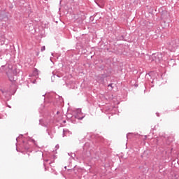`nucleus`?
<instances>
[{
    "label": "nucleus",
    "mask_w": 179,
    "mask_h": 179,
    "mask_svg": "<svg viewBox=\"0 0 179 179\" xmlns=\"http://www.w3.org/2000/svg\"><path fill=\"white\" fill-rule=\"evenodd\" d=\"M179 47V39H172L169 45V50L174 52Z\"/></svg>",
    "instance_id": "1"
},
{
    "label": "nucleus",
    "mask_w": 179,
    "mask_h": 179,
    "mask_svg": "<svg viewBox=\"0 0 179 179\" xmlns=\"http://www.w3.org/2000/svg\"><path fill=\"white\" fill-rule=\"evenodd\" d=\"M150 61L162 62V61H163V55L162 53L152 54V55L150 57Z\"/></svg>",
    "instance_id": "2"
},
{
    "label": "nucleus",
    "mask_w": 179,
    "mask_h": 179,
    "mask_svg": "<svg viewBox=\"0 0 179 179\" xmlns=\"http://www.w3.org/2000/svg\"><path fill=\"white\" fill-rule=\"evenodd\" d=\"M22 150H25V152H31V145L29 141H23Z\"/></svg>",
    "instance_id": "3"
},
{
    "label": "nucleus",
    "mask_w": 179,
    "mask_h": 179,
    "mask_svg": "<svg viewBox=\"0 0 179 179\" xmlns=\"http://www.w3.org/2000/svg\"><path fill=\"white\" fill-rule=\"evenodd\" d=\"M107 78H108V74L107 73L99 74L96 76L97 80H99V82H100L101 83H104Z\"/></svg>",
    "instance_id": "4"
},
{
    "label": "nucleus",
    "mask_w": 179,
    "mask_h": 179,
    "mask_svg": "<svg viewBox=\"0 0 179 179\" xmlns=\"http://www.w3.org/2000/svg\"><path fill=\"white\" fill-rule=\"evenodd\" d=\"M85 115H83V113H82V110L78 109L76 110V115H74V118L76 120H82Z\"/></svg>",
    "instance_id": "5"
},
{
    "label": "nucleus",
    "mask_w": 179,
    "mask_h": 179,
    "mask_svg": "<svg viewBox=\"0 0 179 179\" xmlns=\"http://www.w3.org/2000/svg\"><path fill=\"white\" fill-rule=\"evenodd\" d=\"M7 76L10 80V82H16V78L13 77L11 74H7Z\"/></svg>",
    "instance_id": "6"
},
{
    "label": "nucleus",
    "mask_w": 179,
    "mask_h": 179,
    "mask_svg": "<svg viewBox=\"0 0 179 179\" xmlns=\"http://www.w3.org/2000/svg\"><path fill=\"white\" fill-rule=\"evenodd\" d=\"M19 72H20V69H15L13 71V74L14 75V76H17Z\"/></svg>",
    "instance_id": "7"
},
{
    "label": "nucleus",
    "mask_w": 179,
    "mask_h": 179,
    "mask_svg": "<svg viewBox=\"0 0 179 179\" xmlns=\"http://www.w3.org/2000/svg\"><path fill=\"white\" fill-rule=\"evenodd\" d=\"M1 92H2L3 94H5V93H7V94L10 95V90H1Z\"/></svg>",
    "instance_id": "8"
},
{
    "label": "nucleus",
    "mask_w": 179,
    "mask_h": 179,
    "mask_svg": "<svg viewBox=\"0 0 179 179\" xmlns=\"http://www.w3.org/2000/svg\"><path fill=\"white\" fill-rule=\"evenodd\" d=\"M45 163H48V159L44 160V162H43V166L45 167V171H47V170H48V169H47V166H46Z\"/></svg>",
    "instance_id": "9"
},
{
    "label": "nucleus",
    "mask_w": 179,
    "mask_h": 179,
    "mask_svg": "<svg viewBox=\"0 0 179 179\" xmlns=\"http://www.w3.org/2000/svg\"><path fill=\"white\" fill-rule=\"evenodd\" d=\"M33 75H34V76L38 75V70L37 69H34L33 71Z\"/></svg>",
    "instance_id": "10"
},
{
    "label": "nucleus",
    "mask_w": 179,
    "mask_h": 179,
    "mask_svg": "<svg viewBox=\"0 0 179 179\" xmlns=\"http://www.w3.org/2000/svg\"><path fill=\"white\" fill-rule=\"evenodd\" d=\"M39 125H42V127L45 126V125H44V122H43V119L39 120Z\"/></svg>",
    "instance_id": "11"
},
{
    "label": "nucleus",
    "mask_w": 179,
    "mask_h": 179,
    "mask_svg": "<svg viewBox=\"0 0 179 179\" xmlns=\"http://www.w3.org/2000/svg\"><path fill=\"white\" fill-rule=\"evenodd\" d=\"M108 87H111L110 90H113V89H114V87H113V83H110L108 85Z\"/></svg>",
    "instance_id": "12"
},
{
    "label": "nucleus",
    "mask_w": 179,
    "mask_h": 179,
    "mask_svg": "<svg viewBox=\"0 0 179 179\" xmlns=\"http://www.w3.org/2000/svg\"><path fill=\"white\" fill-rule=\"evenodd\" d=\"M76 156V155L75 153H71V157H72V159H75V157Z\"/></svg>",
    "instance_id": "13"
},
{
    "label": "nucleus",
    "mask_w": 179,
    "mask_h": 179,
    "mask_svg": "<svg viewBox=\"0 0 179 179\" xmlns=\"http://www.w3.org/2000/svg\"><path fill=\"white\" fill-rule=\"evenodd\" d=\"M87 153V156H83V159H86V157H89V156H90V152H88Z\"/></svg>",
    "instance_id": "14"
},
{
    "label": "nucleus",
    "mask_w": 179,
    "mask_h": 179,
    "mask_svg": "<svg viewBox=\"0 0 179 179\" xmlns=\"http://www.w3.org/2000/svg\"><path fill=\"white\" fill-rule=\"evenodd\" d=\"M41 51L43 52V51H45V46H42L41 48Z\"/></svg>",
    "instance_id": "15"
},
{
    "label": "nucleus",
    "mask_w": 179,
    "mask_h": 179,
    "mask_svg": "<svg viewBox=\"0 0 179 179\" xmlns=\"http://www.w3.org/2000/svg\"><path fill=\"white\" fill-rule=\"evenodd\" d=\"M52 79L53 78H55V76H57V78H59V76H58V75H55V73H54V72H52Z\"/></svg>",
    "instance_id": "16"
},
{
    "label": "nucleus",
    "mask_w": 179,
    "mask_h": 179,
    "mask_svg": "<svg viewBox=\"0 0 179 179\" xmlns=\"http://www.w3.org/2000/svg\"><path fill=\"white\" fill-rule=\"evenodd\" d=\"M119 40H124V35H122L120 38Z\"/></svg>",
    "instance_id": "17"
},
{
    "label": "nucleus",
    "mask_w": 179,
    "mask_h": 179,
    "mask_svg": "<svg viewBox=\"0 0 179 179\" xmlns=\"http://www.w3.org/2000/svg\"><path fill=\"white\" fill-rule=\"evenodd\" d=\"M130 135H134V134H132V133H129V134H127V138H128V136H129Z\"/></svg>",
    "instance_id": "18"
},
{
    "label": "nucleus",
    "mask_w": 179,
    "mask_h": 179,
    "mask_svg": "<svg viewBox=\"0 0 179 179\" xmlns=\"http://www.w3.org/2000/svg\"><path fill=\"white\" fill-rule=\"evenodd\" d=\"M46 132L48 134V135H51V133L50 132V131L48 129L46 130Z\"/></svg>",
    "instance_id": "19"
},
{
    "label": "nucleus",
    "mask_w": 179,
    "mask_h": 179,
    "mask_svg": "<svg viewBox=\"0 0 179 179\" xmlns=\"http://www.w3.org/2000/svg\"><path fill=\"white\" fill-rule=\"evenodd\" d=\"M55 148H56V149H59V145H56V146H55Z\"/></svg>",
    "instance_id": "20"
},
{
    "label": "nucleus",
    "mask_w": 179,
    "mask_h": 179,
    "mask_svg": "<svg viewBox=\"0 0 179 179\" xmlns=\"http://www.w3.org/2000/svg\"><path fill=\"white\" fill-rule=\"evenodd\" d=\"M170 62H175L173 59H171L170 62H169V64H170Z\"/></svg>",
    "instance_id": "21"
},
{
    "label": "nucleus",
    "mask_w": 179,
    "mask_h": 179,
    "mask_svg": "<svg viewBox=\"0 0 179 179\" xmlns=\"http://www.w3.org/2000/svg\"><path fill=\"white\" fill-rule=\"evenodd\" d=\"M96 3L98 5V6H99V8H101V6H100V4H99L97 2H96Z\"/></svg>",
    "instance_id": "22"
},
{
    "label": "nucleus",
    "mask_w": 179,
    "mask_h": 179,
    "mask_svg": "<svg viewBox=\"0 0 179 179\" xmlns=\"http://www.w3.org/2000/svg\"><path fill=\"white\" fill-rule=\"evenodd\" d=\"M63 124H66V120H64Z\"/></svg>",
    "instance_id": "23"
},
{
    "label": "nucleus",
    "mask_w": 179,
    "mask_h": 179,
    "mask_svg": "<svg viewBox=\"0 0 179 179\" xmlns=\"http://www.w3.org/2000/svg\"><path fill=\"white\" fill-rule=\"evenodd\" d=\"M71 122H73V124H75V122H73V118L71 119Z\"/></svg>",
    "instance_id": "24"
},
{
    "label": "nucleus",
    "mask_w": 179,
    "mask_h": 179,
    "mask_svg": "<svg viewBox=\"0 0 179 179\" xmlns=\"http://www.w3.org/2000/svg\"><path fill=\"white\" fill-rule=\"evenodd\" d=\"M56 158H57V156L53 155V159H56Z\"/></svg>",
    "instance_id": "25"
},
{
    "label": "nucleus",
    "mask_w": 179,
    "mask_h": 179,
    "mask_svg": "<svg viewBox=\"0 0 179 179\" xmlns=\"http://www.w3.org/2000/svg\"><path fill=\"white\" fill-rule=\"evenodd\" d=\"M134 86H135L136 87H138V84H135Z\"/></svg>",
    "instance_id": "26"
},
{
    "label": "nucleus",
    "mask_w": 179,
    "mask_h": 179,
    "mask_svg": "<svg viewBox=\"0 0 179 179\" xmlns=\"http://www.w3.org/2000/svg\"><path fill=\"white\" fill-rule=\"evenodd\" d=\"M157 117H160V115L159 113H157Z\"/></svg>",
    "instance_id": "27"
},
{
    "label": "nucleus",
    "mask_w": 179,
    "mask_h": 179,
    "mask_svg": "<svg viewBox=\"0 0 179 179\" xmlns=\"http://www.w3.org/2000/svg\"><path fill=\"white\" fill-rule=\"evenodd\" d=\"M20 136L21 138H23V134H20Z\"/></svg>",
    "instance_id": "28"
},
{
    "label": "nucleus",
    "mask_w": 179,
    "mask_h": 179,
    "mask_svg": "<svg viewBox=\"0 0 179 179\" xmlns=\"http://www.w3.org/2000/svg\"><path fill=\"white\" fill-rule=\"evenodd\" d=\"M38 54H39V52H38L36 55L38 56Z\"/></svg>",
    "instance_id": "29"
},
{
    "label": "nucleus",
    "mask_w": 179,
    "mask_h": 179,
    "mask_svg": "<svg viewBox=\"0 0 179 179\" xmlns=\"http://www.w3.org/2000/svg\"><path fill=\"white\" fill-rule=\"evenodd\" d=\"M3 66H1V68H3Z\"/></svg>",
    "instance_id": "30"
},
{
    "label": "nucleus",
    "mask_w": 179,
    "mask_h": 179,
    "mask_svg": "<svg viewBox=\"0 0 179 179\" xmlns=\"http://www.w3.org/2000/svg\"><path fill=\"white\" fill-rule=\"evenodd\" d=\"M51 163H52V162H49V164H51Z\"/></svg>",
    "instance_id": "31"
},
{
    "label": "nucleus",
    "mask_w": 179,
    "mask_h": 179,
    "mask_svg": "<svg viewBox=\"0 0 179 179\" xmlns=\"http://www.w3.org/2000/svg\"><path fill=\"white\" fill-rule=\"evenodd\" d=\"M23 152H24V151H22V153H23Z\"/></svg>",
    "instance_id": "32"
},
{
    "label": "nucleus",
    "mask_w": 179,
    "mask_h": 179,
    "mask_svg": "<svg viewBox=\"0 0 179 179\" xmlns=\"http://www.w3.org/2000/svg\"><path fill=\"white\" fill-rule=\"evenodd\" d=\"M64 169H66V166H65Z\"/></svg>",
    "instance_id": "33"
},
{
    "label": "nucleus",
    "mask_w": 179,
    "mask_h": 179,
    "mask_svg": "<svg viewBox=\"0 0 179 179\" xmlns=\"http://www.w3.org/2000/svg\"><path fill=\"white\" fill-rule=\"evenodd\" d=\"M152 129H155L154 128H152Z\"/></svg>",
    "instance_id": "34"
}]
</instances>
